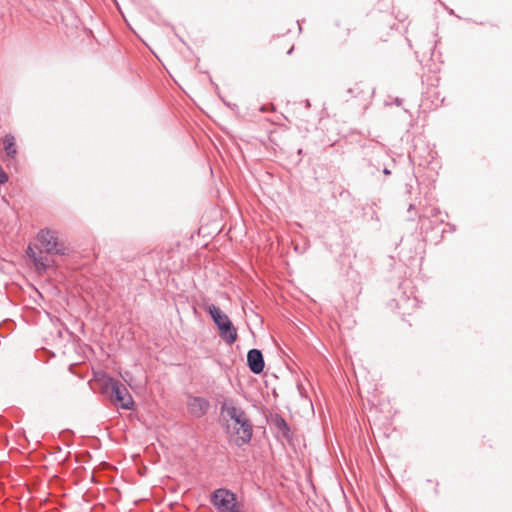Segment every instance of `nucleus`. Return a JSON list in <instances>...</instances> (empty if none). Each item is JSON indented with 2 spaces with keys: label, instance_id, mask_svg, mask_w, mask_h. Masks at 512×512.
Wrapping results in <instances>:
<instances>
[{
  "label": "nucleus",
  "instance_id": "423d86ee",
  "mask_svg": "<svg viewBox=\"0 0 512 512\" xmlns=\"http://www.w3.org/2000/svg\"><path fill=\"white\" fill-rule=\"evenodd\" d=\"M186 405L188 412L195 418L203 417L210 409V402L201 396L189 395L187 397Z\"/></svg>",
  "mask_w": 512,
  "mask_h": 512
},
{
  "label": "nucleus",
  "instance_id": "f03ea898",
  "mask_svg": "<svg viewBox=\"0 0 512 512\" xmlns=\"http://www.w3.org/2000/svg\"><path fill=\"white\" fill-rule=\"evenodd\" d=\"M205 310L211 316L213 322L217 326L220 338L226 344H233L237 340L238 335L237 330L230 318L225 313H223L218 306L214 304L208 305Z\"/></svg>",
  "mask_w": 512,
  "mask_h": 512
},
{
  "label": "nucleus",
  "instance_id": "412c9836",
  "mask_svg": "<svg viewBox=\"0 0 512 512\" xmlns=\"http://www.w3.org/2000/svg\"><path fill=\"white\" fill-rule=\"evenodd\" d=\"M294 47L292 46L288 51H287V54H291L292 51H293Z\"/></svg>",
  "mask_w": 512,
  "mask_h": 512
},
{
  "label": "nucleus",
  "instance_id": "0eeeda50",
  "mask_svg": "<svg viewBox=\"0 0 512 512\" xmlns=\"http://www.w3.org/2000/svg\"><path fill=\"white\" fill-rule=\"evenodd\" d=\"M347 92L351 95V98L368 101L373 97L375 88L367 82L360 81L355 83L353 87L349 88Z\"/></svg>",
  "mask_w": 512,
  "mask_h": 512
},
{
  "label": "nucleus",
  "instance_id": "4468645a",
  "mask_svg": "<svg viewBox=\"0 0 512 512\" xmlns=\"http://www.w3.org/2000/svg\"><path fill=\"white\" fill-rule=\"evenodd\" d=\"M7 181H8V175L0 166V185L6 183Z\"/></svg>",
  "mask_w": 512,
  "mask_h": 512
},
{
  "label": "nucleus",
  "instance_id": "f257e3e1",
  "mask_svg": "<svg viewBox=\"0 0 512 512\" xmlns=\"http://www.w3.org/2000/svg\"><path fill=\"white\" fill-rule=\"evenodd\" d=\"M221 414L226 415L232 422L235 435L234 443L241 447L248 444L253 436V425L246 412L233 398H225L221 403Z\"/></svg>",
  "mask_w": 512,
  "mask_h": 512
},
{
  "label": "nucleus",
  "instance_id": "4be33fe9",
  "mask_svg": "<svg viewBox=\"0 0 512 512\" xmlns=\"http://www.w3.org/2000/svg\"><path fill=\"white\" fill-rule=\"evenodd\" d=\"M413 208H414V205L410 204L408 210L411 211V210H413Z\"/></svg>",
  "mask_w": 512,
  "mask_h": 512
},
{
  "label": "nucleus",
  "instance_id": "6e6552de",
  "mask_svg": "<svg viewBox=\"0 0 512 512\" xmlns=\"http://www.w3.org/2000/svg\"><path fill=\"white\" fill-rule=\"evenodd\" d=\"M247 365L251 372L254 374H260L265 367L262 352L258 349L249 350L247 353Z\"/></svg>",
  "mask_w": 512,
  "mask_h": 512
},
{
  "label": "nucleus",
  "instance_id": "6ab92c4d",
  "mask_svg": "<svg viewBox=\"0 0 512 512\" xmlns=\"http://www.w3.org/2000/svg\"><path fill=\"white\" fill-rule=\"evenodd\" d=\"M383 174H385V175H390V174H391V171H390L388 168H384V169H383Z\"/></svg>",
  "mask_w": 512,
  "mask_h": 512
},
{
  "label": "nucleus",
  "instance_id": "a211bd4d",
  "mask_svg": "<svg viewBox=\"0 0 512 512\" xmlns=\"http://www.w3.org/2000/svg\"><path fill=\"white\" fill-rule=\"evenodd\" d=\"M303 103L306 109H309L311 107V103L308 99L304 100Z\"/></svg>",
  "mask_w": 512,
  "mask_h": 512
},
{
  "label": "nucleus",
  "instance_id": "9b49d317",
  "mask_svg": "<svg viewBox=\"0 0 512 512\" xmlns=\"http://www.w3.org/2000/svg\"><path fill=\"white\" fill-rule=\"evenodd\" d=\"M33 264L38 272H45L48 268V265L44 261L43 257L40 255H37L32 259Z\"/></svg>",
  "mask_w": 512,
  "mask_h": 512
},
{
  "label": "nucleus",
  "instance_id": "20e7f679",
  "mask_svg": "<svg viewBox=\"0 0 512 512\" xmlns=\"http://www.w3.org/2000/svg\"><path fill=\"white\" fill-rule=\"evenodd\" d=\"M210 502L219 512H241L237 505L236 494L226 488L214 490L211 494Z\"/></svg>",
  "mask_w": 512,
  "mask_h": 512
},
{
  "label": "nucleus",
  "instance_id": "f8f14e48",
  "mask_svg": "<svg viewBox=\"0 0 512 512\" xmlns=\"http://www.w3.org/2000/svg\"><path fill=\"white\" fill-rule=\"evenodd\" d=\"M402 103H403V100L401 98H399V97H395L393 99L391 97H389L387 100H385L384 105L385 106H390L392 104H395L397 106H401Z\"/></svg>",
  "mask_w": 512,
  "mask_h": 512
},
{
  "label": "nucleus",
  "instance_id": "393cba45",
  "mask_svg": "<svg viewBox=\"0 0 512 512\" xmlns=\"http://www.w3.org/2000/svg\"><path fill=\"white\" fill-rule=\"evenodd\" d=\"M476 24H479V25H483L484 23L483 22H476L474 21Z\"/></svg>",
  "mask_w": 512,
  "mask_h": 512
},
{
  "label": "nucleus",
  "instance_id": "b1692460",
  "mask_svg": "<svg viewBox=\"0 0 512 512\" xmlns=\"http://www.w3.org/2000/svg\"><path fill=\"white\" fill-rule=\"evenodd\" d=\"M423 164H429V160H425ZM420 165H422V163H420Z\"/></svg>",
  "mask_w": 512,
  "mask_h": 512
},
{
  "label": "nucleus",
  "instance_id": "9d476101",
  "mask_svg": "<svg viewBox=\"0 0 512 512\" xmlns=\"http://www.w3.org/2000/svg\"><path fill=\"white\" fill-rule=\"evenodd\" d=\"M5 153L9 159H14L17 154V148L14 136L8 134L3 138Z\"/></svg>",
  "mask_w": 512,
  "mask_h": 512
},
{
  "label": "nucleus",
  "instance_id": "2eb2a0df",
  "mask_svg": "<svg viewBox=\"0 0 512 512\" xmlns=\"http://www.w3.org/2000/svg\"><path fill=\"white\" fill-rule=\"evenodd\" d=\"M26 255L27 257H29L31 260L34 259L35 256H37L38 254L35 252V250L33 249V247L31 246H28L27 249H26Z\"/></svg>",
  "mask_w": 512,
  "mask_h": 512
},
{
  "label": "nucleus",
  "instance_id": "ddd939ff",
  "mask_svg": "<svg viewBox=\"0 0 512 512\" xmlns=\"http://www.w3.org/2000/svg\"><path fill=\"white\" fill-rule=\"evenodd\" d=\"M438 2H439V3H440V5H441V6H442L446 11H447V13H448L449 15H452V16H455V17H457V18H460V16H459V15H457V14L455 13V11H454L452 8L448 7V6H447L443 1L438 0Z\"/></svg>",
  "mask_w": 512,
  "mask_h": 512
},
{
  "label": "nucleus",
  "instance_id": "7ed1b4c3",
  "mask_svg": "<svg viewBox=\"0 0 512 512\" xmlns=\"http://www.w3.org/2000/svg\"><path fill=\"white\" fill-rule=\"evenodd\" d=\"M103 393L122 409L130 410L134 406L133 398L127 387L118 379L108 377L103 384Z\"/></svg>",
  "mask_w": 512,
  "mask_h": 512
},
{
  "label": "nucleus",
  "instance_id": "39448f33",
  "mask_svg": "<svg viewBox=\"0 0 512 512\" xmlns=\"http://www.w3.org/2000/svg\"><path fill=\"white\" fill-rule=\"evenodd\" d=\"M40 244L45 248L48 254H58L60 256L69 253L68 248L63 242H59L55 231L49 229H42L37 235Z\"/></svg>",
  "mask_w": 512,
  "mask_h": 512
},
{
  "label": "nucleus",
  "instance_id": "1a4fd4ad",
  "mask_svg": "<svg viewBox=\"0 0 512 512\" xmlns=\"http://www.w3.org/2000/svg\"><path fill=\"white\" fill-rule=\"evenodd\" d=\"M272 424L275 428H277L279 430V432L281 433L282 437L287 439V440H290L291 439V430H290V427L288 425V423L286 422V420L276 414L273 418H272Z\"/></svg>",
  "mask_w": 512,
  "mask_h": 512
},
{
  "label": "nucleus",
  "instance_id": "aec40b11",
  "mask_svg": "<svg viewBox=\"0 0 512 512\" xmlns=\"http://www.w3.org/2000/svg\"><path fill=\"white\" fill-rule=\"evenodd\" d=\"M406 187H407V192L411 193L412 185L407 184Z\"/></svg>",
  "mask_w": 512,
  "mask_h": 512
},
{
  "label": "nucleus",
  "instance_id": "f3484780",
  "mask_svg": "<svg viewBox=\"0 0 512 512\" xmlns=\"http://www.w3.org/2000/svg\"><path fill=\"white\" fill-rule=\"evenodd\" d=\"M272 110H274V106H273V104H269V105H262V106L260 107V111H261V112H268V111H272Z\"/></svg>",
  "mask_w": 512,
  "mask_h": 512
},
{
  "label": "nucleus",
  "instance_id": "5701e85b",
  "mask_svg": "<svg viewBox=\"0 0 512 512\" xmlns=\"http://www.w3.org/2000/svg\"><path fill=\"white\" fill-rule=\"evenodd\" d=\"M429 156L433 159L434 158V155L432 153V151L429 152Z\"/></svg>",
  "mask_w": 512,
  "mask_h": 512
},
{
  "label": "nucleus",
  "instance_id": "dca6fc26",
  "mask_svg": "<svg viewBox=\"0 0 512 512\" xmlns=\"http://www.w3.org/2000/svg\"><path fill=\"white\" fill-rule=\"evenodd\" d=\"M409 157L410 159H413L415 157H422V155L420 154V149L417 146H415L413 149V154H410Z\"/></svg>",
  "mask_w": 512,
  "mask_h": 512
}]
</instances>
